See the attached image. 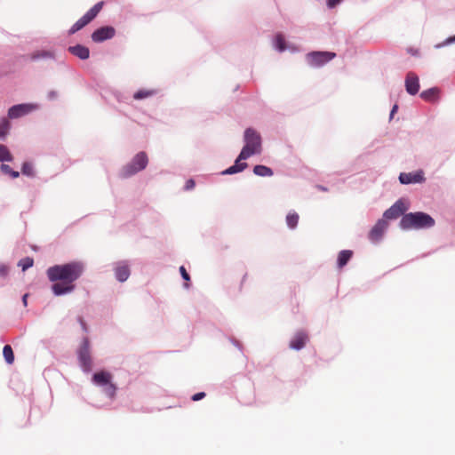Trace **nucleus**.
Here are the masks:
<instances>
[{
	"label": "nucleus",
	"mask_w": 455,
	"mask_h": 455,
	"mask_svg": "<svg viewBox=\"0 0 455 455\" xmlns=\"http://www.w3.org/2000/svg\"><path fill=\"white\" fill-rule=\"evenodd\" d=\"M116 30L113 27L106 26L97 28L92 34V39L95 43H101L115 36Z\"/></svg>",
	"instance_id": "obj_12"
},
{
	"label": "nucleus",
	"mask_w": 455,
	"mask_h": 455,
	"mask_svg": "<svg viewBox=\"0 0 455 455\" xmlns=\"http://www.w3.org/2000/svg\"><path fill=\"white\" fill-rule=\"evenodd\" d=\"M38 108L37 104L23 103L11 107L8 110V116L12 119L23 116Z\"/></svg>",
	"instance_id": "obj_11"
},
{
	"label": "nucleus",
	"mask_w": 455,
	"mask_h": 455,
	"mask_svg": "<svg viewBox=\"0 0 455 455\" xmlns=\"http://www.w3.org/2000/svg\"><path fill=\"white\" fill-rule=\"evenodd\" d=\"M112 374L106 371L95 372L92 378V383L101 387L104 394L110 399L116 397L117 391V387L112 382Z\"/></svg>",
	"instance_id": "obj_5"
},
{
	"label": "nucleus",
	"mask_w": 455,
	"mask_h": 455,
	"mask_svg": "<svg viewBox=\"0 0 455 455\" xmlns=\"http://www.w3.org/2000/svg\"><path fill=\"white\" fill-rule=\"evenodd\" d=\"M114 270L116 278L121 283L126 281L131 275L130 267L126 261L117 262Z\"/></svg>",
	"instance_id": "obj_15"
},
{
	"label": "nucleus",
	"mask_w": 455,
	"mask_h": 455,
	"mask_svg": "<svg viewBox=\"0 0 455 455\" xmlns=\"http://www.w3.org/2000/svg\"><path fill=\"white\" fill-rule=\"evenodd\" d=\"M3 355L4 357L5 362L8 364H12L14 362V354L12 348L10 345H5L3 348Z\"/></svg>",
	"instance_id": "obj_27"
},
{
	"label": "nucleus",
	"mask_w": 455,
	"mask_h": 455,
	"mask_svg": "<svg viewBox=\"0 0 455 455\" xmlns=\"http://www.w3.org/2000/svg\"><path fill=\"white\" fill-rule=\"evenodd\" d=\"M189 284L188 283H185V287L188 288Z\"/></svg>",
	"instance_id": "obj_41"
},
{
	"label": "nucleus",
	"mask_w": 455,
	"mask_h": 455,
	"mask_svg": "<svg viewBox=\"0 0 455 455\" xmlns=\"http://www.w3.org/2000/svg\"><path fill=\"white\" fill-rule=\"evenodd\" d=\"M11 129V124L7 118L0 121V140H4Z\"/></svg>",
	"instance_id": "obj_23"
},
{
	"label": "nucleus",
	"mask_w": 455,
	"mask_h": 455,
	"mask_svg": "<svg viewBox=\"0 0 455 455\" xmlns=\"http://www.w3.org/2000/svg\"><path fill=\"white\" fill-rule=\"evenodd\" d=\"M387 228L388 222L384 219H379L370 230L368 234L369 240L373 243H379L382 239Z\"/></svg>",
	"instance_id": "obj_10"
},
{
	"label": "nucleus",
	"mask_w": 455,
	"mask_h": 455,
	"mask_svg": "<svg viewBox=\"0 0 455 455\" xmlns=\"http://www.w3.org/2000/svg\"><path fill=\"white\" fill-rule=\"evenodd\" d=\"M336 57L331 52H311L307 54V61L313 68H320Z\"/></svg>",
	"instance_id": "obj_8"
},
{
	"label": "nucleus",
	"mask_w": 455,
	"mask_h": 455,
	"mask_svg": "<svg viewBox=\"0 0 455 455\" xmlns=\"http://www.w3.org/2000/svg\"><path fill=\"white\" fill-rule=\"evenodd\" d=\"M76 354L81 370L84 373L91 372L92 370V359L90 351V341L87 337L83 339Z\"/></svg>",
	"instance_id": "obj_7"
},
{
	"label": "nucleus",
	"mask_w": 455,
	"mask_h": 455,
	"mask_svg": "<svg viewBox=\"0 0 455 455\" xmlns=\"http://www.w3.org/2000/svg\"><path fill=\"white\" fill-rule=\"evenodd\" d=\"M342 0H327V6L330 9L336 7Z\"/></svg>",
	"instance_id": "obj_33"
},
{
	"label": "nucleus",
	"mask_w": 455,
	"mask_h": 455,
	"mask_svg": "<svg viewBox=\"0 0 455 455\" xmlns=\"http://www.w3.org/2000/svg\"><path fill=\"white\" fill-rule=\"evenodd\" d=\"M322 190L325 191L326 188H323V187H319Z\"/></svg>",
	"instance_id": "obj_42"
},
{
	"label": "nucleus",
	"mask_w": 455,
	"mask_h": 455,
	"mask_svg": "<svg viewBox=\"0 0 455 455\" xmlns=\"http://www.w3.org/2000/svg\"><path fill=\"white\" fill-rule=\"evenodd\" d=\"M54 53L50 51H37L30 55L31 60H37L39 59H53Z\"/></svg>",
	"instance_id": "obj_24"
},
{
	"label": "nucleus",
	"mask_w": 455,
	"mask_h": 455,
	"mask_svg": "<svg viewBox=\"0 0 455 455\" xmlns=\"http://www.w3.org/2000/svg\"><path fill=\"white\" fill-rule=\"evenodd\" d=\"M148 164V155L146 152L140 151L137 153L127 164L123 166L119 172V176L122 179H128L146 169Z\"/></svg>",
	"instance_id": "obj_4"
},
{
	"label": "nucleus",
	"mask_w": 455,
	"mask_h": 455,
	"mask_svg": "<svg viewBox=\"0 0 455 455\" xmlns=\"http://www.w3.org/2000/svg\"><path fill=\"white\" fill-rule=\"evenodd\" d=\"M440 96V90L437 87H433L423 91L420 93V98L427 102H435Z\"/></svg>",
	"instance_id": "obj_18"
},
{
	"label": "nucleus",
	"mask_w": 455,
	"mask_h": 455,
	"mask_svg": "<svg viewBox=\"0 0 455 455\" xmlns=\"http://www.w3.org/2000/svg\"><path fill=\"white\" fill-rule=\"evenodd\" d=\"M353 256L350 250H343L338 255L337 265L339 268L345 267Z\"/></svg>",
	"instance_id": "obj_19"
},
{
	"label": "nucleus",
	"mask_w": 455,
	"mask_h": 455,
	"mask_svg": "<svg viewBox=\"0 0 455 455\" xmlns=\"http://www.w3.org/2000/svg\"><path fill=\"white\" fill-rule=\"evenodd\" d=\"M0 169L4 174L9 175L12 179H16L20 176V172L18 171L12 170L8 164L4 163L1 164Z\"/></svg>",
	"instance_id": "obj_28"
},
{
	"label": "nucleus",
	"mask_w": 455,
	"mask_h": 455,
	"mask_svg": "<svg viewBox=\"0 0 455 455\" xmlns=\"http://www.w3.org/2000/svg\"><path fill=\"white\" fill-rule=\"evenodd\" d=\"M253 172L257 176L260 177H270L273 175V170L267 166L258 164L253 168Z\"/></svg>",
	"instance_id": "obj_21"
},
{
	"label": "nucleus",
	"mask_w": 455,
	"mask_h": 455,
	"mask_svg": "<svg viewBox=\"0 0 455 455\" xmlns=\"http://www.w3.org/2000/svg\"><path fill=\"white\" fill-rule=\"evenodd\" d=\"M194 187H195L194 180L190 179V180H187L186 185H185V189L189 190V189L194 188Z\"/></svg>",
	"instance_id": "obj_35"
},
{
	"label": "nucleus",
	"mask_w": 455,
	"mask_h": 455,
	"mask_svg": "<svg viewBox=\"0 0 455 455\" xmlns=\"http://www.w3.org/2000/svg\"><path fill=\"white\" fill-rule=\"evenodd\" d=\"M424 180L421 173H412V172H402L399 175V180L402 184H411L416 182H421Z\"/></svg>",
	"instance_id": "obj_17"
},
{
	"label": "nucleus",
	"mask_w": 455,
	"mask_h": 455,
	"mask_svg": "<svg viewBox=\"0 0 455 455\" xmlns=\"http://www.w3.org/2000/svg\"><path fill=\"white\" fill-rule=\"evenodd\" d=\"M68 52L80 60H87L90 56L89 48L82 44L69 46Z\"/></svg>",
	"instance_id": "obj_16"
},
{
	"label": "nucleus",
	"mask_w": 455,
	"mask_h": 455,
	"mask_svg": "<svg viewBox=\"0 0 455 455\" xmlns=\"http://www.w3.org/2000/svg\"><path fill=\"white\" fill-rule=\"evenodd\" d=\"M308 341V335L305 331H299L290 340L289 347L294 350L302 349Z\"/></svg>",
	"instance_id": "obj_14"
},
{
	"label": "nucleus",
	"mask_w": 455,
	"mask_h": 455,
	"mask_svg": "<svg viewBox=\"0 0 455 455\" xmlns=\"http://www.w3.org/2000/svg\"><path fill=\"white\" fill-rule=\"evenodd\" d=\"M274 47L280 52H283L286 50V43L285 38L283 34L278 33L275 35L273 42Z\"/></svg>",
	"instance_id": "obj_20"
},
{
	"label": "nucleus",
	"mask_w": 455,
	"mask_h": 455,
	"mask_svg": "<svg viewBox=\"0 0 455 455\" xmlns=\"http://www.w3.org/2000/svg\"><path fill=\"white\" fill-rule=\"evenodd\" d=\"M180 275H181L182 278H183L185 281H187V282H189V281H190V276H189L188 273L187 272V270H186V268H185V267H184V266H181V267H180Z\"/></svg>",
	"instance_id": "obj_31"
},
{
	"label": "nucleus",
	"mask_w": 455,
	"mask_h": 455,
	"mask_svg": "<svg viewBox=\"0 0 455 455\" xmlns=\"http://www.w3.org/2000/svg\"><path fill=\"white\" fill-rule=\"evenodd\" d=\"M206 395V394L204 392H199V393H196L195 395H192L191 399L192 401H199V400H202L203 398H204Z\"/></svg>",
	"instance_id": "obj_32"
},
{
	"label": "nucleus",
	"mask_w": 455,
	"mask_h": 455,
	"mask_svg": "<svg viewBox=\"0 0 455 455\" xmlns=\"http://www.w3.org/2000/svg\"><path fill=\"white\" fill-rule=\"evenodd\" d=\"M21 172L28 177L35 176V171L31 163L25 162L22 164Z\"/></svg>",
	"instance_id": "obj_30"
},
{
	"label": "nucleus",
	"mask_w": 455,
	"mask_h": 455,
	"mask_svg": "<svg viewBox=\"0 0 455 455\" xmlns=\"http://www.w3.org/2000/svg\"><path fill=\"white\" fill-rule=\"evenodd\" d=\"M13 157L5 145L0 144V163L12 162Z\"/></svg>",
	"instance_id": "obj_25"
},
{
	"label": "nucleus",
	"mask_w": 455,
	"mask_h": 455,
	"mask_svg": "<svg viewBox=\"0 0 455 455\" xmlns=\"http://www.w3.org/2000/svg\"><path fill=\"white\" fill-rule=\"evenodd\" d=\"M405 89L411 95H416L419 91V79L414 72H409L405 77Z\"/></svg>",
	"instance_id": "obj_13"
},
{
	"label": "nucleus",
	"mask_w": 455,
	"mask_h": 455,
	"mask_svg": "<svg viewBox=\"0 0 455 455\" xmlns=\"http://www.w3.org/2000/svg\"><path fill=\"white\" fill-rule=\"evenodd\" d=\"M28 294H24L23 297H22V301H23V304L24 306L26 307L27 306V299H28Z\"/></svg>",
	"instance_id": "obj_39"
},
{
	"label": "nucleus",
	"mask_w": 455,
	"mask_h": 455,
	"mask_svg": "<svg viewBox=\"0 0 455 455\" xmlns=\"http://www.w3.org/2000/svg\"><path fill=\"white\" fill-rule=\"evenodd\" d=\"M7 275L8 267L4 264H0V276L5 277Z\"/></svg>",
	"instance_id": "obj_34"
},
{
	"label": "nucleus",
	"mask_w": 455,
	"mask_h": 455,
	"mask_svg": "<svg viewBox=\"0 0 455 455\" xmlns=\"http://www.w3.org/2000/svg\"><path fill=\"white\" fill-rule=\"evenodd\" d=\"M299 222V214L295 212H291L286 216L287 226L293 229L297 227Z\"/></svg>",
	"instance_id": "obj_26"
},
{
	"label": "nucleus",
	"mask_w": 455,
	"mask_h": 455,
	"mask_svg": "<svg viewBox=\"0 0 455 455\" xmlns=\"http://www.w3.org/2000/svg\"><path fill=\"white\" fill-rule=\"evenodd\" d=\"M435 224V220L423 212L404 214L399 223L403 230L430 228Z\"/></svg>",
	"instance_id": "obj_3"
},
{
	"label": "nucleus",
	"mask_w": 455,
	"mask_h": 455,
	"mask_svg": "<svg viewBox=\"0 0 455 455\" xmlns=\"http://www.w3.org/2000/svg\"><path fill=\"white\" fill-rule=\"evenodd\" d=\"M79 321L81 323V325H82L83 329L84 331H86V324H85V323L83 321V319L81 317H79Z\"/></svg>",
	"instance_id": "obj_40"
},
{
	"label": "nucleus",
	"mask_w": 455,
	"mask_h": 455,
	"mask_svg": "<svg viewBox=\"0 0 455 455\" xmlns=\"http://www.w3.org/2000/svg\"><path fill=\"white\" fill-rule=\"evenodd\" d=\"M56 97H57V92H54V91H51V92H48V98H49L50 100H53V99H55Z\"/></svg>",
	"instance_id": "obj_36"
},
{
	"label": "nucleus",
	"mask_w": 455,
	"mask_h": 455,
	"mask_svg": "<svg viewBox=\"0 0 455 455\" xmlns=\"http://www.w3.org/2000/svg\"><path fill=\"white\" fill-rule=\"evenodd\" d=\"M397 108H398L397 105H395V106L393 107V108H392V110H391V112H390V117H391V118L393 117L394 114L397 111Z\"/></svg>",
	"instance_id": "obj_37"
},
{
	"label": "nucleus",
	"mask_w": 455,
	"mask_h": 455,
	"mask_svg": "<svg viewBox=\"0 0 455 455\" xmlns=\"http://www.w3.org/2000/svg\"><path fill=\"white\" fill-rule=\"evenodd\" d=\"M156 93V90L140 89L133 94V99L136 100L149 98Z\"/></svg>",
	"instance_id": "obj_22"
},
{
	"label": "nucleus",
	"mask_w": 455,
	"mask_h": 455,
	"mask_svg": "<svg viewBox=\"0 0 455 455\" xmlns=\"http://www.w3.org/2000/svg\"><path fill=\"white\" fill-rule=\"evenodd\" d=\"M85 269L82 261H71L66 264L54 265L46 270V275L55 296H62L75 291V282L84 274Z\"/></svg>",
	"instance_id": "obj_1"
},
{
	"label": "nucleus",
	"mask_w": 455,
	"mask_h": 455,
	"mask_svg": "<svg viewBox=\"0 0 455 455\" xmlns=\"http://www.w3.org/2000/svg\"><path fill=\"white\" fill-rule=\"evenodd\" d=\"M34 265V259L31 257H25L20 259L18 266L21 267L22 271H26Z\"/></svg>",
	"instance_id": "obj_29"
},
{
	"label": "nucleus",
	"mask_w": 455,
	"mask_h": 455,
	"mask_svg": "<svg viewBox=\"0 0 455 455\" xmlns=\"http://www.w3.org/2000/svg\"><path fill=\"white\" fill-rule=\"evenodd\" d=\"M453 42H455V36H452V37L447 38L445 43L446 44H451V43H453Z\"/></svg>",
	"instance_id": "obj_38"
},
{
	"label": "nucleus",
	"mask_w": 455,
	"mask_h": 455,
	"mask_svg": "<svg viewBox=\"0 0 455 455\" xmlns=\"http://www.w3.org/2000/svg\"><path fill=\"white\" fill-rule=\"evenodd\" d=\"M104 2L100 1L95 4L91 9H89L77 21H76L69 28L68 33L73 35L77 31L81 30L92 20H93L104 6Z\"/></svg>",
	"instance_id": "obj_6"
},
{
	"label": "nucleus",
	"mask_w": 455,
	"mask_h": 455,
	"mask_svg": "<svg viewBox=\"0 0 455 455\" xmlns=\"http://www.w3.org/2000/svg\"><path fill=\"white\" fill-rule=\"evenodd\" d=\"M244 142L245 145L242 148L235 164L223 171L222 174H235L243 172L247 167V164L241 161L261 152V137L255 130L251 128L245 130Z\"/></svg>",
	"instance_id": "obj_2"
},
{
	"label": "nucleus",
	"mask_w": 455,
	"mask_h": 455,
	"mask_svg": "<svg viewBox=\"0 0 455 455\" xmlns=\"http://www.w3.org/2000/svg\"><path fill=\"white\" fill-rule=\"evenodd\" d=\"M407 209L408 207L403 200L399 199L390 208L385 211L382 219L386 220L387 221L396 220L399 217H403L404 214H406L405 212Z\"/></svg>",
	"instance_id": "obj_9"
}]
</instances>
